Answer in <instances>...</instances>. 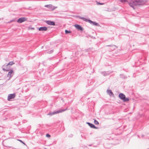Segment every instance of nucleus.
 Listing matches in <instances>:
<instances>
[{
	"label": "nucleus",
	"instance_id": "obj_1",
	"mask_svg": "<svg viewBox=\"0 0 149 149\" xmlns=\"http://www.w3.org/2000/svg\"><path fill=\"white\" fill-rule=\"evenodd\" d=\"M147 1L146 0H131L129 5L134 9L135 6H140L144 5Z\"/></svg>",
	"mask_w": 149,
	"mask_h": 149
},
{
	"label": "nucleus",
	"instance_id": "obj_2",
	"mask_svg": "<svg viewBox=\"0 0 149 149\" xmlns=\"http://www.w3.org/2000/svg\"><path fill=\"white\" fill-rule=\"evenodd\" d=\"M119 97L121 99L123 100L124 102H127L129 100V99L127 98H126L125 95L122 93L119 94Z\"/></svg>",
	"mask_w": 149,
	"mask_h": 149
},
{
	"label": "nucleus",
	"instance_id": "obj_3",
	"mask_svg": "<svg viewBox=\"0 0 149 149\" xmlns=\"http://www.w3.org/2000/svg\"><path fill=\"white\" fill-rule=\"evenodd\" d=\"M27 20V18L25 17H22L18 19L17 20V22L18 23H20L26 21Z\"/></svg>",
	"mask_w": 149,
	"mask_h": 149
},
{
	"label": "nucleus",
	"instance_id": "obj_4",
	"mask_svg": "<svg viewBox=\"0 0 149 149\" xmlns=\"http://www.w3.org/2000/svg\"><path fill=\"white\" fill-rule=\"evenodd\" d=\"M14 71L13 70H10L8 73L7 77L8 78V79H10L13 76V74H14Z\"/></svg>",
	"mask_w": 149,
	"mask_h": 149
},
{
	"label": "nucleus",
	"instance_id": "obj_5",
	"mask_svg": "<svg viewBox=\"0 0 149 149\" xmlns=\"http://www.w3.org/2000/svg\"><path fill=\"white\" fill-rule=\"evenodd\" d=\"M10 66H8V65H4L2 66L3 70L6 71H8L9 70Z\"/></svg>",
	"mask_w": 149,
	"mask_h": 149
},
{
	"label": "nucleus",
	"instance_id": "obj_6",
	"mask_svg": "<svg viewBox=\"0 0 149 149\" xmlns=\"http://www.w3.org/2000/svg\"><path fill=\"white\" fill-rule=\"evenodd\" d=\"M15 96V94H10L8 97V100L10 101V99L14 98Z\"/></svg>",
	"mask_w": 149,
	"mask_h": 149
},
{
	"label": "nucleus",
	"instance_id": "obj_7",
	"mask_svg": "<svg viewBox=\"0 0 149 149\" xmlns=\"http://www.w3.org/2000/svg\"><path fill=\"white\" fill-rule=\"evenodd\" d=\"M45 6L49 8L51 10H53L56 8V7H54L52 5H46Z\"/></svg>",
	"mask_w": 149,
	"mask_h": 149
},
{
	"label": "nucleus",
	"instance_id": "obj_8",
	"mask_svg": "<svg viewBox=\"0 0 149 149\" xmlns=\"http://www.w3.org/2000/svg\"><path fill=\"white\" fill-rule=\"evenodd\" d=\"M88 22H89L90 24H92L93 25L96 26H100V25L98 23L95 22H93L91 20H88Z\"/></svg>",
	"mask_w": 149,
	"mask_h": 149
},
{
	"label": "nucleus",
	"instance_id": "obj_9",
	"mask_svg": "<svg viewBox=\"0 0 149 149\" xmlns=\"http://www.w3.org/2000/svg\"><path fill=\"white\" fill-rule=\"evenodd\" d=\"M47 30V28L45 27H40L38 30L39 31H46Z\"/></svg>",
	"mask_w": 149,
	"mask_h": 149
},
{
	"label": "nucleus",
	"instance_id": "obj_10",
	"mask_svg": "<svg viewBox=\"0 0 149 149\" xmlns=\"http://www.w3.org/2000/svg\"><path fill=\"white\" fill-rule=\"evenodd\" d=\"M46 23L48 25H50L54 26L55 25L54 22H53L47 21L46 22Z\"/></svg>",
	"mask_w": 149,
	"mask_h": 149
},
{
	"label": "nucleus",
	"instance_id": "obj_11",
	"mask_svg": "<svg viewBox=\"0 0 149 149\" xmlns=\"http://www.w3.org/2000/svg\"><path fill=\"white\" fill-rule=\"evenodd\" d=\"M87 123L91 128L94 129H97V128L95 126L92 124L89 123Z\"/></svg>",
	"mask_w": 149,
	"mask_h": 149
},
{
	"label": "nucleus",
	"instance_id": "obj_12",
	"mask_svg": "<svg viewBox=\"0 0 149 149\" xmlns=\"http://www.w3.org/2000/svg\"><path fill=\"white\" fill-rule=\"evenodd\" d=\"M74 26L78 29L80 30H82L83 29L79 25L75 24L74 25Z\"/></svg>",
	"mask_w": 149,
	"mask_h": 149
},
{
	"label": "nucleus",
	"instance_id": "obj_13",
	"mask_svg": "<svg viewBox=\"0 0 149 149\" xmlns=\"http://www.w3.org/2000/svg\"><path fill=\"white\" fill-rule=\"evenodd\" d=\"M65 111V110L63 109V110H58L56 111L55 112V114L58 113H59L62 112L63 111Z\"/></svg>",
	"mask_w": 149,
	"mask_h": 149
},
{
	"label": "nucleus",
	"instance_id": "obj_14",
	"mask_svg": "<svg viewBox=\"0 0 149 149\" xmlns=\"http://www.w3.org/2000/svg\"><path fill=\"white\" fill-rule=\"evenodd\" d=\"M107 92L110 95H113V93L110 90L107 91Z\"/></svg>",
	"mask_w": 149,
	"mask_h": 149
},
{
	"label": "nucleus",
	"instance_id": "obj_15",
	"mask_svg": "<svg viewBox=\"0 0 149 149\" xmlns=\"http://www.w3.org/2000/svg\"><path fill=\"white\" fill-rule=\"evenodd\" d=\"M14 64L13 62L12 61H11L7 65H8V66H10V65H12L13 64Z\"/></svg>",
	"mask_w": 149,
	"mask_h": 149
},
{
	"label": "nucleus",
	"instance_id": "obj_16",
	"mask_svg": "<svg viewBox=\"0 0 149 149\" xmlns=\"http://www.w3.org/2000/svg\"><path fill=\"white\" fill-rule=\"evenodd\" d=\"M80 18L85 21L88 22V20H88L86 18H83V17H80Z\"/></svg>",
	"mask_w": 149,
	"mask_h": 149
},
{
	"label": "nucleus",
	"instance_id": "obj_17",
	"mask_svg": "<svg viewBox=\"0 0 149 149\" xmlns=\"http://www.w3.org/2000/svg\"><path fill=\"white\" fill-rule=\"evenodd\" d=\"M55 114V112H52V113H49L47 114V115H50V116H52L53 115Z\"/></svg>",
	"mask_w": 149,
	"mask_h": 149
},
{
	"label": "nucleus",
	"instance_id": "obj_18",
	"mask_svg": "<svg viewBox=\"0 0 149 149\" xmlns=\"http://www.w3.org/2000/svg\"><path fill=\"white\" fill-rule=\"evenodd\" d=\"M120 1L123 3H125L126 2H127V0H120Z\"/></svg>",
	"mask_w": 149,
	"mask_h": 149
},
{
	"label": "nucleus",
	"instance_id": "obj_19",
	"mask_svg": "<svg viewBox=\"0 0 149 149\" xmlns=\"http://www.w3.org/2000/svg\"><path fill=\"white\" fill-rule=\"evenodd\" d=\"M94 123L96 125H98L99 124L98 122L95 120H94Z\"/></svg>",
	"mask_w": 149,
	"mask_h": 149
},
{
	"label": "nucleus",
	"instance_id": "obj_20",
	"mask_svg": "<svg viewBox=\"0 0 149 149\" xmlns=\"http://www.w3.org/2000/svg\"><path fill=\"white\" fill-rule=\"evenodd\" d=\"M65 33L66 34H68V33H71V32L70 31H68L67 30H65Z\"/></svg>",
	"mask_w": 149,
	"mask_h": 149
},
{
	"label": "nucleus",
	"instance_id": "obj_21",
	"mask_svg": "<svg viewBox=\"0 0 149 149\" xmlns=\"http://www.w3.org/2000/svg\"><path fill=\"white\" fill-rule=\"evenodd\" d=\"M97 5H103L104 4V3H99V2H97Z\"/></svg>",
	"mask_w": 149,
	"mask_h": 149
},
{
	"label": "nucleus",
	"instance_id": "obj_22",
	"mask_svg": "<svg viewBox=\"0 0 149 149\" xmlns=\"http://www.w3.org/2000/svg\"><path fill=\"white\" fill-rule=\"evenodd\" d=\"M51 136L49 134H47L46 135V136L47 137L49 138Z\"/></svg>",
	"mask_w": 149,
	"mask_h": 149
},
{
	"label": "nucleus",
	"instance_id": "obj_23",
	"mask_svg": "<svg viewBox=\"0 0 149 149\" xmlns=\"http://www.w3.org/2000/svg\"><path fill=\"white\" fill-rule=\"evenodd\" d=\"M34 28L32 27H29L28 29L29 30H34Z\"/></svg>",
	"mask_w": 149,
	"mask_h": 149
},
{
	"label": "nucleus",
	"instance_id": "obj_24",
	"mask_svg": "<svg viewBox=\"0 0 149 149\" xmlns=\"http://www.w3.org/2000/svg\"><path fill=\"white\" fill-rule=\"evenodd\" d=\"M19 141L20 142H22V143H23L24 144V145H25L26 144L25 143H24V142H23L21 140H19Z\"/></svg>",
	"mask_w": 149,
	"mask_h": 149
}]
</instances>
